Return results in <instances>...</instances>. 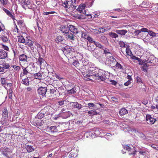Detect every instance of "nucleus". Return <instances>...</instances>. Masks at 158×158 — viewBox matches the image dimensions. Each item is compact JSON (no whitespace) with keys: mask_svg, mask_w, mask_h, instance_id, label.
Returning a JSON list of instances; mask_svg holds the SVG:
<instances>
[{"mask_svg":"<svg viewBox=\"0 0 158 158\" xmlns=\"http://www.w3.org/2000/svg\"><path fill=\"white\" fill-rule=\"evenodd\" d=\"M22 83L26 85H28L29 84L28 77H27L25 79H22Z\"/></svg>","mask_w":158,"mask_h":158,"instance_id":"nucleus-32","label":"nucleus"},{"mask_svg":"<svg viewBox=\"0 0 158 158\" xmlns=\"http://www.w3.org/2000/svg\"><path fill=\"white\" fill-rule=\"evenodd\" d=\"M148 33L151 36L155 37L156 35V33L152 31L149 30Z\"/></svg>","mask_w":158,"mask_h":158,"instance_id":"nucleus-44","label":"nucleus"},{"mask_svg":"<svg viewBox=\"0 0 158 158\" xmlns=\"http://www.w3.org/2000/svg\"><path fill=\"white\" fill-rule=\"evenodd\" d=\"M141 32L148 33L149 30L147 28H143L141 29Z\"/></svg>","mask_w":158,"mask_h":158,"instance_id":"nucleus-56","label":"nucleus"},{"mask_svg":"<svg viewBox=\"0 0 158 158\" xmlns=\"http://www.w3.org/2000/svg\"><path fill=\"white\" fill-rule=\"evenodd\" d=\"M60 31L64 34H66L69 31V26H62L61 27Z\"/></svg>","mask_w":158,"mask_h":158,"instance_id":"nucleus-21","label":"nucleus"},{"mask_svg":"<svg viewBox=\"0 0 158 158\" xmlns=\"http://www.w3.org/2000/svg\"><path fill=\"white\" fill-rule=\"evenodd\" d=\"M64 35L67 39L70 40H74L75 39V35L72 34L69 31L66 34H64Z\"/></svg>","mask_w":158,"mask_h":158,"instance_id":"nucleus-14","label":"nucleus"},{"mask_svg":"<svg viewBox=\"0 0 158 158\" xmlns=\"http://www.w3.org/2000/svg\"><path fill=\"white\" fill-rule=\"evenodd\" d=\"M12 152L7 147H5L2 151V154L7 158H10L12 157L11 153Z\"/></svg>","mask_w":158,"mask_h":158,"instance_id":"nucleus-5","label":"nucleus"},{"mask_svg":"<svg viewBox=\"0 0 158 158\" xmlns=\"http://www.w3.org/2000/svg\"><path fill=\"white\" fill-rule=\"evenodd\" d=\"M2 116L5 119L8 118V110L6 107L4 108L2 110Z\"/></svg>","mask_w":158,"mask_h":158,"instance_id":"nucleus-24","label":"nucleus"},{"mask_svg":"<svg viewBox=\"0 0 158 158\" xmlns=\"http://www.w3.org/2000/svg\"><path fill=\"white\" fill-rule=\"evenodd\" d=\"M21 4L22 6L24 8L25 6H28L29 9H32L33 6H35V5L34 4H31V1L30 0H21L20 1Z\"/></svg>","mask_w":158,"mask_h":158,"instance_id":"nucleus-4","label":"nucleus"},{"mask_svg":"<svg viewBox=\"0 0 158 158\" xmlns=\"http://www.w3.org/2000/svg\"><path fill=\"white\" fill-rule=\"evenodd\" d=\"M123 148L128 152H129L131 150V148L129 146L127 145H124L123 147Z\"/></svg>","mask_w":158,"mask_h":158,"instance_id":"nucleus-48","label":"nucleus"},{"mask_svg":"<svg viewBox=\"0 0 158 158\" xmlns=\"http://www.w3.org/2000/svg\"><path fill=\"white\" fill-rule=\"evenodd\" d=\"M73 105L74 108H76L78 109L81 108L83 106L81 104H79L77 102H73Z\"/></svg>","mask_w":158,"mask_h":158,"instance_id":"nucleus-33","label":"nucleus"},{"mask_svg":"<svg viewBox=\"0 0 158 158\" xmlns=\"http://www.w3.org/2000/svg\"><path fill=\"white\" fill-rule=\"evenodd\" d=\"M0 1L2 4L3 5L7 4V0H0Z\"/></svg>","mask_w":158,"mask_h":158,"instance_id":"nucleus-62","label":"nucleus"},{"mask_svg":"<svg viewBox=\"0 0 158 158\" xmlns=\"http://www.w3.org/2000/svg\"><path fill=\"white\" fill-rule=\"evenodd\" d=\"M25 43V44L27 45L30 47H31L34 44L33 41L29 39L26 40Z\"/></svg>","mask_w":158,"mask_h":158,"instance_id":"nucleus-29","label":"nucleus"},{"mask_svg":"<svg viewBox=\"0 0 158 158\" xmlns=\"http://www.w3.org/2000/svg\"><path fill=\"white\" fill-rule=\"evenodd\" d=\"M150 146L153 149L158 151V146L157 145L152 144Z\"/></svg>","mask_w":158,"mask_h":158,"instance_id":"nucleus-53","label":"nucleus"},{"mask_svg":"<svg viewBox=\"0 0 158 158\" xmlns=\"http://www.w3.org/2000/svg\"><path fill=\"white\" fill-rule=\"evenodd\" d=\"M17 24L21 29L25 28L26 26L23 20H19L17 21Z\"/></svg>","mask_w":158,"mask_h":158,"instance_id":"nucleus-20","label":"nucleus"},{"mask_svg":"<svg viewBox=\"0 0 158 158\" xmlns=\"http://www.w3.org/2000/svg\"><path fill=\"white\" fill-rule=\"evenodd\" d=\"M3 10L5 12L7 15L11 17L13 20L15 19V16L12 15L11 13L9 10L5 8H4L3 9Z\"/></svg>","mask_w":158,"mask_h":158,"instance_id":"nucleus-26","label":"nucleus"},{"mask_svg":"<svg viewBox=\"0 0 158 158\" xmlns=\"http://www.w3.org/2000/svg\"><path fill=\"white\" fill-rule=\"evenodd\" d=\"M13 52L14 54V56H18L19 55V52L17 50H13Z\"/></svg>","mask_w":158,"mask_h":158,"instance_id":"nucleus-58","label":"nucleus"},{"mask_svg":"<svg viewBox=\"0 0 158 158\" xmlns=\"http://www.w3.org/2000/svg\"><path fill=\"white\" fill-rule=\"evenodd\" d=\"M47 91L46 87H40L37 89L38 93L42 96H44Z\"/></svg>","mask_w":158,"mask_h":158,"instance_id":"nucleus-11","label":"nucleus"},{"mask_svg":"<svg viewBox=\"0 0 158 158\" xmlns=\"http://www.w3.org/2000/svg\"><path fill=\"white\" fill-rule=\"evenodd\" d=\"M47 71L48 72V74L50 75H52V73L55 72L54 71L53 69L51 67L49 68H48Z\"/></svg>","mask_w":158,"mask_h":158,"instance_id":"nucleus-46","label":"nucleus"},{"mask_svg":"<svg viewBox=\"0 0 158 158\" xmlns=\"http://www.w3.org/2000/svg\"><path fill=\"white\" fill-rule=\"evenodd\" d=\"M25 148L28 152H31L34 151V148L32 146L27 145L25 146Z\"/></svg>","mask_w":158,"mask_h":158,"instance_id":"nucleus-25","label":"nucleus"},{"mask_svg":"<svg viewBox=\"0 0 158 158\" xmlns=\"http://www.w3.org/2000/svg\"><path fill=\"white\" fill-rule=\"evenodd\" d=\"M71 113L70 111H67L64 112L60 113L59 114V117H61L63 118H66L69 117L71 115Z\"/></svg>","mask_w":158,"mask_h":158,"instance_id":"nucleus-13","label":"nucleus"},{"mask_svg":"<svg viewBox=\"0 0 158 158\" xmlns=\"http://www.w3.org/2000/svg\"><path fill=\"white\" fill-rule=\"evenodd\" d=\"M50 114L49 112L47 111L46 109H44L41 110L38 114L37 117L38 119H41L45 116L47 115Z\"/></svg>","mask_w":158,"mask_h":158,"instance_id":"nucleus-7","label":"nucleus"},{"mask_svg":"<svg viewBox=\"0 0 158 158\" xmlns=\"http://www.w3.org/2000/svg\"><path fill=\"white\" fill-rule=\"evenodd\" d=\"M56 13L55 11H51L48 12H44V15H47L50 14H53Z\"/></svg>","mask_w":158,"mask_h":158,"instance_id":"nucleus-60","label":"nucleus"},{"mask_svg":"<svg viewBox=\"0 0 158 158\" xmlns=\"http://www.w3.org/2000/svg\"><path fill=\"white\" fill-rule=\"evenodd\" d=\"M136 80L137 82H139L140 83H141L142 82L141 78L139 77H136Z\"/></svg>","mask_w":158,"mask_h":158,"instance_id":"nucleus-61","label":"nucleus"},{"mask_svg":"<svg viewBox=\"0 0 158 158\" xmlns=\"http://www.w3.org/2000/svg\"><path fill=\"white\" fill-rule=\"evenodd\" d=\"M50 94L52 97H55L56 96V94L57 93V91L55 89H50Z\"/></svg>","mask_w":158,"mask_h":158,"instance_id":"nucleus-35","label":"nucleus"},{"mask_svg":"<svg viewBox=\"0 0 158 158\" xmlns=\"http://www.w3.org/2000/svg\"><path fill=\"white\" fill-rule=\"evenodd\" d=\"M2 48L4 49V50H6V51H8L9 50V48L8 47L5 45L2 44Z\"/></svg>","mask_w":158,"mask_h":158,"instance_id":"nucleus-55","label":"nucleus"},{"mask_svg":"<svg viewBox=\"0 0 158 158\" xmlns=\"http://www.w3.org/2000/svg\"><path fill=\"white\" fill-rule=\"evenodd\" d=\"M5 29L4 25L2 23H0V32L3 31Z\"/></svg>","mask_w":158,"mask_h":158,"instance_id":"nucleus-52","label":"nucleus"},{"mask_svg":"<svg viewBox=\"0 0 158 158\" xmlns=\"http://www.w3.org/2000/svg\"><path fill=\"white\" fill-rule=\"evenodd\" d=\"M48 123V120L43 119L41 120L38 121L36 123V125L38 128L41 130H44L46 128Z\"/></svg>","mask_w":158,"mask_h":158,"instance_id":"nucleus-3","label":"nucleus"},{"mask_svg":"<svg viewBox=\"0 0 158 158\" xmlns=\"http://www.w3.org/2000/svg\"><path fill=\"white\" fill-rule=\"evenodd\" d=\"M62 50L64 53L67 54L70 53L72 51V49L69 46L67 45L62 48Z\"/></svg>","mask_w":158,"mask_h":158,"instance_id":"nucleus-17","label":"nucleus"},{"mask_svg":"<svg viewBox=\"0 0 158 158\" xmlns=\"http://www.w3.org/2000/svg\"><path fill=\"white\" fill-rule=\"evenodd\" d=\"M110 35L111 37L113 38H116L118 37V35L115 33L111 32Z\"/></svg>","mask_w":158,"mask_h":158,"instance_id":"nucleus-49","label":"nucleus"},{"mask_svg":"<svg viewBox=\"0 0 158 158\" xmlns=\"http://www.w3.org/2000/svg\"><path fill=\"white\" fill-rule=\"evenodd\" d=\"M18 42L23 43H24L26 42V40H25L24 38L22 36H18Z\"/></svg>","mask_w":158,"mask_h":158,"instance_id":"nucleus-34","label":"nucleus"},{"mask_svg":"<svg viewBox=\"0 0 158 158\" xmlns=\"http://www.w3.org/2000/svg\"><path fill=\"white\" fill-rule=\"evenodd\" d=\"M148 66V65L147 63L143 64L142 68V70L144 72H146L147 71V68Z\"/></svg>","mask_w":158,"mask_h":158,"instance_id":"nucleus-40","label":"nucleus"},{"mask_svg":"<svg viewBox=\"0 0 158 158\" xmlns=\"http://www.w3.org/2000/svg\"><path fill=\"white\" fill-rule=\"evenodd\" d=\"M128 113V110L125 108H122L119 112L120 115L123 116Z\"/></svg>","mask_w":158,"mask_h":158,"instance_id":"nucleus-23","label":"nucleus"},{"mask_svg":"<svg viewBox=\"0 0 158 158\" xmlns=\"http://www.w3.org/2000/svg\"><path fill=\"white\" fill-rule=\"evenodd\" d=\"M116 32L118 34L122 35H125L127 32V31L125 30H117L116 31Z\"/></svg>","mask_w":158,"mask_h":158,"instance_id":"nucleus-30","label":"nucleus"},{"mask_svg":"<svg viewBox=\"0 0 158 158\" xmlns=\"http://www.w3.org/2000/svg\"><path fill=\"white\" fill-rule=\"evenodd\" d=\"M63 40L64 38L62 36L60 35H58L57 36L56 38L55 39V41L56 42L58 43L63 41Z\"/></svg>","mask_w":158,"mask_h":158,"instance_id":"nucleus-31","label":"nucleus"},{"mask_svg":"<svg viewBox=\"0 0 158 158\" xmlns=\"http://www.w3.org/2000/svg\"><path fill=\"white\" fill-rule=\"evenodd\" d=\"M126 52L127 55L130 56H131L132 55V53L130 49L129 48V47H127L126 49Z\"/></svg>","mask_w":158,"mask_h":158,"instance_id":"nucleus-36","label":"nucleus"},{"mask_svg":"<svg viewBox=\"0 0 158 158\" xmlns=\"http://www.w3.org/2000/svg\"><path fill=\"white\" fill-rule=\"evenodd\" d=\"M12 67L15 70L19 71L20 69V67L19 66L13 65Z\"/></svg>","mask_w":158,"mask_h":158,"instance_id":"nucleus-47","label":"nucleus"},{"mask_svg":"<svg viewBox=\"0 0 158 158\" xmlns=\"http://www.w3.org/2000/svg\"><path fill=\"white\" fill-rule=\"evenodd\" d=\"M115 65L118 69H122L123 68V66L118 62H116Z\"/></svg>","mask_w":158,"mask_h":158,"instance_id":"nucleus-54","label":"nucleus"},{"mask_svg":"<svg viewBox=\"0 0 158 158\" xmlns=\"http://www.w3.org/2000/svg\"><path fill=\"white\" fill-rule=\"evenodd\" d=\"M74 156H75V153H74L73 152H71L70 153V154L69 156V158H73Z\"/></svg>","mask_w":158,"mask_h":158,"instance_id":"nucleus-64","label":"nucleus"},{"mask_svg":"<svg viewBox=\"0 0 158 158\" xmlns=\"http://www.w3.org/2000/svg\"><path fill=\"white\" fill-rule=\"evenodd\" d=\"M69 94H74L76 93V91L74 88H73L72 89L68 90V91Z\"/></svg>","mask_w":158,"mask_h":158,"instance_id":"nucleus-50","label":"nucleus"},{"mask_svg":"<svg viewBox=\"0 0 158 158\" xmlns=\"http://www.w3.org/2000/svg\"><path fill=\"white\" fill-rule=\"evenodd\" d=\"M18 30L19 29L16 25L15 24V26L14 27V28L12 30V31L14 33V34L15 35L16 33L19 32Z\"/></svg>","mask_w":158,"mask_h":158,"instance_id":"nucleus-41","label":"nucleus"},{"mask_svg":"<svg viewBox=\"0 0 158 158\" xmlns=\"http://www.w3.org/2000/svg\"><path fill=\"white\" fill-rule=\"evenodd\" d=\"M88 113L91 115H95L98 114L97 112L96 111L93 110L89 111Z\"/></svg>","mask_w":158,"mask_h":158,"instance_id":"nucleus-43","label":"nucleus"},{"mask_svg":"<svg viewBox=\"0 0 158 158\" xmlns=\"http://www.w3.org/2000/svg\"><path fill=\"white\" fill-rule=\"evenodd\" d=\"M84 5L80 6L78 8L77 10L80 13L84 14L85 11L84 9Z\"/></svg>","mask_w":158,"mask_h":158,"instance_id":"nucleus-27","label":"nucleus"},{"mask_svg":"<svg viewBox=\"0 0 158 158\" xmlns=\"http://www.w3.org/2000/svg\"><path fill=\"white\" fill-rule=\"evenodd\" d=\"M1 83L2 85H4L6 83V79L4 78H2L1 79Z\"/></svg>","mask_w":158,"mask_h":158,"instance_id":"nucleus-59","label":"nucleus"},{"mask_svg":"<svg viewBox=\"0 0 158 158\" xmlns=\"http://www.w3.org/2000/svg\"><path fill=\"white\" fill-rule=\"evenodd\" d=\"M141 32L140 30H136L134 32L135 34L137 35H138Z\"/></svg>","mask_w":158,"mask_h":158,"instance_id":"nucleus-63","label":"nucleus"},{"mask_svg":"<svg viewBox=\"0 0 158 158\" xmlns=\"http://www.w3.org/2000/svg\"><path fill=\"white\" fill-rule=\"evenodd\" d=\"M131 58L134 60H138V61L140 62V60L139 58L136 57L135 56H132L131 57Z\"/></svg>","mask_w":158,"mask_h":158,"instance_id":"nucleus-57","label":"nucleus"},{"mask_svg":"<svg viewBox=\"0 0 158 158\" xmlns=\"http://www.w3.org/2000/svg\"><path fill=\"white\" fill-rule=\"evenodd\" d=\"M37 62H38L41 66L42 65V63L44 61V60L43 58H42L40 56L39 57L38 60H37Z\"/></svg>","mask_w":158,"mask_h":158,"instance_id":"nucleus-38","label":"nucleus"},{"mask_svg":"<svg viewBox=\"0 0 158 158\" xmlns=\"http://www.w3.org/2000/svg\"><path fill=\"white\" fill-rule=\"evenodd\" d=\"M101 71H102V75H100V76L99 75V79L102 81H105L108 79V76L105 74V71H102V70ZM100 72L101 71H99V72Z\"/></svg>","mask_w":158,"mask_h":158,"instance_id":"nucleus-22","label":"nucleus"},{"mask_svg":"<svg viewBox=\"0 0 158 158\" xmlns=\"http://www.w3.org/2000/svg\"><path fill=\"white\" fill-rule=\"evenodd\" d=\"M76 0H69L65 1L62 3V5L64 7L69 9L72 8L75 9L76 8L75 6Z\"/></svg>","mask_w":158,"mask_h":158,"instance_id":"nucleus-2","label":"nucleus"},{"mask_svg":"<svg viewBox=\"0 0 158 158\" xmlns=\"http://www.w3.org/2000/svg\"><path fill=\"white\" fill-rule=\"evenodd\" d=\"M23 70V73H21L20 75V78L22 79L24 75H27L28 73H29V72L27 70V68L28 67V66H21Z\"/></svg>","mask_w":158,"mask_h":158,"instance_id":"nucleus-12","label":"nucleus"},{"mask_svg":"<svg viewBox=\"0 0 158 158\" xmlns=\"http://www.w3.org/2000/svg\"><path fill=\"white\" fill-rule=\"evenodd\" d=\"M81 33V37L85 39H86L89 35H87L86 32L82 31Z\"/></svg>","mask_w":158,"mask_h":158,"instance_id":"nucleus-39","label":"nucleus"},{"mask_svg":"<svg viewBox=\"0 0 158 158\" xmlns=\"http://www.w3.org/2000/svg\"><path fill=\"white\" fill-rule=\"evenodd\" d=\"M69 31L73 33L74 34H77L80 32L75 26L73 25H69Z\"/></svg>","mask_w":158,"mask_h":158,"instance_id":"nucleus-10","label":"nucleus"},{"mask_svg":"<svg viewBox=\"0 0 158 158\" xmlns=\"http://www.w3.org/2000/svg\"><path fill=\"white\" fill-rule=\"evenodd\" d=\"M86 39H87L89 42L94 43V44L95 45V48L94 47L92 49H89V50L91 51H94V50H95V51L96 50H97L96 49V47L98 46V45H99V44H98L95 41H93V39L91 37H89V36H88V37H87Z\"/></svg>","mask_w":158,"mask_h":158,"instance_id":"nucleus-15","label":"nucleus"},{"mask_svg":"<svg viewBox=\"0 0 158 158\" xmlns=\"http://www.w3.org/2000/svg\"><path fill=\"white\" fill-rule=\"evenodd\" d=\"M29 57L25 54L19 55V63L20 66H27L28 65Z\"/></svg>","mask_w":158,"mask_h":158,"instance_id":"nucleus-1","label":"nucleus"},{"mask_svg":"<svg viewBox=\"0 0 158 158\" xmlns=\"http://www.w3.org/2000/svg\"><path fill=\"white\" fill-rule=\"evenodd\" d=\"M146 121L148 124L152 125L156 121V119L152 117L151 115L147 114L146 116Z\"/></svg>","mask_w":158,"mask_h":158,"instance_id":"nucleus-6","label":"nucleus"},{"mask_svg":"<svg viewBox=\"0 0 158 158\" xmlns=\"http://www.w3.org/2000/svg\"><path fill=\"white\" fill-rule=\"evenodd\" d=\"M1 39H2V41L4 42H7L8 41V38L5 36L2 35L1 37Z\"/></svg>","mask_w":158,"mask_h":158,"instance_id":"nucleus-45","label":"nucleus"},{"mask_svg":"<svg viewBox=\"0 0 158 158\" xmlns=\"http://www.w3.org/2000/svg\"><path fill=\"white\" fill-rule=\"evenodd\" d=\"M7 56V52L3 50H0V59H5Z\"/></svg>","mask_w":158,"mask_h":158,"instance_id":"nucleus-18","label":"nucleus"},{"mask_svg":"<svg viewBox=\"0 0 158 158\" xmlns=\"http://www.w3.org/2000/svg\"><path fill=\"white\" fill-rule=\"evenodd\" d=\"M107 61L110 66L113 65V64H114L116 61V60L112 56H109L107 58Z\"/></svg>","mask_w":158,"mask_h":158,"instance_id":"nucleus-16","label":"nucleus"},{"mask_svg":"<svg viewBox=\"0 0 158 158\" xmlns=\"http://www.w3.org/2000/svg\"><path fill=\"white\" fill-rule=\"evenodd\" d=\"M51 75L53 77H56V79H58V80H60L63 79V77H61L59 75L57 74L55 72L52 73V75Z\"/></svg>","mask_w":158,"mask_h":158,"instance_id":"nucleus-28","label":"nucleus"},{"mask_svg":"<svg viewBox=\"0 0 158 158\" xmlns=\"http://www.w3.org/2000/svg\"><path fill=\"white\" fill-rule=\"evenodd\" d=\"M46 76L43 72L42 73L40 72L35 73L34 74L33 76L36 79L41 80L44 79Z\"/></svg>","mask_w":158,"mask_h":158,"instance_id":"nucleus-9","label":"nucleus"},{"mask_svg":"<svg viewBox=\"0 0 158 158\" xmlns=\"http://www.w3.org/2000/svg\"><path fill=\"white\" fill-rule=\"evenodd\" d=\"M119 46L122 48L125 47V43L122 41H120L119 42Z\"/></svg>","mask_w":158,"mask_h":158,"instance_id":"nucleus-51","label":"nucleus"},{"mask_svg":"<svg viewBox=\"0 0 158 158\" xmlns=\"http://www.w3.org/2000/svg\"><path fill=\"white\" fill-rule=\"evenodd\" d=\"M91 72V74H92L93 76L97 77V79H99V70L98 69H95L94 70L92 69Z\"/></svg>","mask_w":158,"mask_h":158,"instance_id":"nucleus-19","label":"nucleus"},{"mask_svg":"<svg viewBox=\"0 0 158 158\" xmlns=\"http://www.w3.org/2000/svg\"><path fill=\"white\" fill-rule=\"evenodd\" d=\"M83 75H84V77H85V79L86 80L88 81L89 80H90V79L87 78V79H85V78L86 77H90L91 76H93L92 74H91V73L90 74H89V73L87 74V73H85L84 74H83Z\"/></svg>","mask_w":158,"mask_h":158,"instance_id":"nucleus-42","label":"nucleus"},{"mask_svg":"<svg viewBox=\"0 0 158 158\" xmlns=\"http://www.w3.org/2000/svg\"><path fill=\"white\" fill-rule=\"evenodd\" d=\"M0 65H2V68H3V69H8L10 67L9 64L8 63H5L3 64H1Z\"/></svg>","mask_w":158,"mask_h":158,"instance_id":"nucleus-37","label":"nucleus"},{"mask_svg":"<svg viewBox=\"0 0 158 158\" xmlns=\"http://www.w3.org/2000/svg\"><path fill=\"white\" fill-rule=\"evenodd\" d=\"M46 130L47 132L51 134L56 133L58 131L57 127L54 126H52L51 127L47 126L46 128Z\"/></svg>","mask_w":158,"mask_h":158,"instance_id":"nucleus-8","label":"nucleus"}]
</instances>
